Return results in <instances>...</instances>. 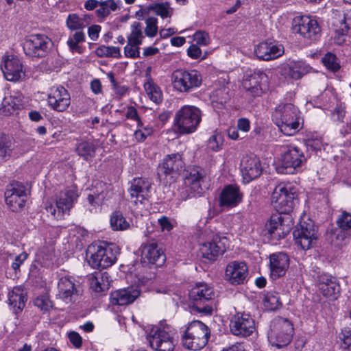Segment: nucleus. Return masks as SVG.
Returning <instances> with one entry per match:
<instances>
[{"label":"nucleus","mask_w":351,"mask_h":351,"mask_svg":"<svg viewBox=\"0 0 351 351\" xmlns=\"http://www.w3.org/2000/svg\"><path fill=\"white\" fill-rule=\"evenodd\" d=\"M272 120L285 135L291 136L302 128L298 108L292 104L278 105L272 114Z\"/></svg>","instance_id":"obj_1"},{"label":"nucleus","mask_w":351,"mask_h":351,"mask_svg":"<svg viewBox=\"0 0 351 351\" xmlns=\"http://www.w3.org/2000/svg\"><path fill=\"white\" fill-rule=\"evenodd\" d=\"M190 307L204 315H210L213 311V300L215 297L213 289L204 282L197 283L189 293Z\"/></svg>","instance_id":"obj_2"},{"label":"nucleus","mask_w":351,"mask_h":351,"mask_svg":"<svg viewBox=\"0 0 351 351\" xmlns=\"http://www.w3.org/2000/svg\"><path fill=\"white\" fill-rule=\"evenodd\" d=\"M210 335L208 327L200 321L189 324L182 336L183 346L189 350H198L208 343Z\"/></svg>","instance_id":"obj_3"},{"label":"nucleus","mask_w":351,"mask_h":351,"mask_svg":"<svg viewBox=\"0 0 351 351\" xmlns=\"http://www.w3.org/2000/svg\"><path fill=\"white\" fill-rule=\"evenodd\" d=\"M202 121L201 110L194 106H184L174 117L175 126L180 134H191L196 131Z\"/></svg>","instance_id":"obj_4"},{"label":"nucleus","mask_w":351,"mask_h":351,"mask_svg":"<svg viewBox=\"0 0 351 351\" xmlns=\"http://www.w3.org/2000/svg\"><path fill=\"white\" fill-rule=\"evenodd\" d=\"M293 332L292 324L287 319L278 317L271 322L268 339L273 346L283 347L291 342Z\"/></svg>","instance_id":"obj_5"},{"label":"nucleus","mask_w":351,"mask_h":351,"mask_svg":"<svg viewBox=\"0 0 351 351\" xmlns=\"http://www.w3.org/2000/svg\"><path fill=\"white\" fill-rule=\"evenodd\" d=\"M296 197L297 193L293 187L280 184L272 193L271 203L279 213H289L293 208Z\"/></svg>","instance_id":"obj_6"},{"label":"nucleus","mask_w":351,"mask_h":351,"mask_svg":"<svg viewBox=\"0 0 351 351\" xmlns=\"http://www.w3.org/2000/svg\"><path fill=\"white\" fill-rule=\"evenodd\" d=\"M171 80L173 87L180 93H189L202 82L201 74L196 70L177 69L172 73Z\"/></svg>","instance_id":"obj_7"},{"label":"nucleus","mask_w":351,"mask_h":351,"mask_svg":"<svg viewBox=\"0 0 351 351\" xmlns=\"http://www.w3.org/2000/svg\"><path fill=\"white\" fill-rule=\"evenodd\" d=\"M303 152L295 146H288L281 155L280 163L277 166L280 173L293 174L306 161Z\"/></svg>","instance_id":"obj_8"},{"label":"nucleus","mask_w":351,"mask_h":351,"mask_svg":"<svg viewBox=\"0 0 351 351\" xmlns=\"http://www.w3.org/2000/svg\"><path fill=\"white\" fill-rule=\"evenodd\" d=\"M88 264L93 268L104 269L112 265L117 261V254L110 246H89L87 254Z\"/></svg>","instance_id":"obj_9"},{"label":"nucleus","mask_w":351,"mask_h":351,"mask_svg":"<svg viewBox=\"0 0 351 351\" xmlns=\"http://www.w3.org/2000/svg\"><path fill=\"white\" fill-rule=\"evenodd\" d=\"M292 31L302 37L317 41L321 36V28L315 19L309 16H297L292 21Z\"/></svg>","instance_id":"obj_10"},{"label":"nucleus","mask_w":351,"mask_h":351,"mask_svg":"<svg viewBox=\"0 0 351 351\" xmlns=\"http://www.w3.org/2000/svg\"><path fill=\"white\" fill-rule=\"evenodd\" d=\"M293 235L295 244L303 250H307L313 247L317 239V231L314 222L311 219L300 221V228L293 231Z\"/></svg>","instance_id":"obj_11"},{"label":"nucleus","mask_w":351,"mask_h":351,"mask_svg":"<svg viewBox=\"0 0 351 351\" xmlns=\"http://www.w3.org/2000/svg\"><path fill=\"white\" fill-rule=\"evenodd\" d=\"M77 197V194L75 190L66 189L62 191L57 196L56 207L49 204L45 206V210L55 219H60L63 217L64 213L69 211L73 207Z\"/></svg>","instance_id":"obj_12"},{"label":"nucleus","mask_w":351,"mask_h":351,"mask_svg":"<svg viewBox=\"0 0 351 351\" xmlns=\"http://www.w3.org/2000/svg\"><path fill=\"white\" fill-rule=\"evenodd\" d=\"M205 176V171L199 167L189 168L186 171L184 184L186 193L188 194L184 197V199L190 198L203 193L202 184Z\"/></svg>","instance_id":"obj_13"},{"label":"nucleus","mask_w":351,"mask_h":351,"mask_svg":"<svg viewBox=\"0 0 351 351\" xmlns=\"http://www.w3.org/2000/svg\"><path fill=\"white\" fill-rule=\"evenodd\" d=\"M27 199L25 186L18 182L10 184L5 191V200L7 205L14 212L22 209Z\"/></svg>","instance_id":"obj_14"},{"label":"nucleus","mask_w":351,"mask_h":351,"mask_svg":"<svg viewBox=\"0 0 351 351\" xmlns=\"http://www.w3.org/2000/svg\"><path fill=\"white\" fill-rule=\"evenodd\" d=\"M147 339L150 346L158 351H173L175 347L171 335L165 328L153 327Z\"/></svg>","instance_id":"obj_15"},{"label":"nucleus","mask_w":351,"mask_h":351,"mask_svg":"<svg viewBox=\"0 0 351 351\" xmlns=\"http://www.w3.org/2000/svg\"><path fill=\"white\" fill-rule=\"evenodd\" d=\"M228 243V240L226 237L216 234L211 241L201 245L199 251L203 258L209 261H214L219 255L225 252Z\"/></svg>","instance_id":"obj_16"},{"label":"nucleus","mask_w":351,"mask_h":351,"mask_svg":"<svg viewBox=\"0 0 351 351\" xmlns=\"http://www.w3.org/2000/svg\"><path fill=\"white\" fill-rule=\"evenodd\" d=\"M151 186L150 182L147 179L143 178H134L131 182L128 191L131 202L136 206L137 208L143 205L148 200Z\"/></svg>","instance_id":"obj_17"},{"label":"nucleus","mask_w":351,"mask_h":351,"mask_svg":"<svg viewBox=\"0 0 351 351\" xmlns=\"http://www.w3.org/2000/svg\"><path fill=\"white\" fill-rule=\"evenodd\" d=\"M289 217H283L282 214L272 215L265 224V230L275 239L284 238L291 230Z\"/></svg>","instance_id":"obj_18"},{"label":"nucleus","mask_w":351,"mask_h":351,"mask_svg":"<svg viewBox=\"0 0 351 351\" xmlns=\"http://www.w3.org/2000/svg\"><path fill=\"white\" fill-rule=\"evenodd\" d=\"M267 82V75L261 70H254L245 75L243 86L247 92L256 97L263 93Z\"/></svg>","instance_id":"obj_19"},{"label":"nucleus","mask_w":351,"mask_h":351,"mask_svg":"<svg viewBox=\"0 0 351 351\" xmlns=\"http://www.w3.org/2000/svg\"><path fill=\"white\" fill-rule=\"evenodd\" d=\"M230 328L233 335L247 337L255 329L254 321L249 314L238 313L231 318Z\"/></svg>","instance_id":"obj_20"},{"label":"nucleus","mask_w":351,"mask_h":351,"mask_svg":"<svg viewBox=\"0 0 351 351\" xmlns=\"http://www.w3.org/2000/svg\"><path fill=\"white\" fill-rule=\"evenodd\" d=\"M184 163L180 153L167 155L158 167V176L173 178L184 167Z\"/></svg>","instance_id":"obj_21"},{"label":"nucleus","mask_w":351,"mask_h":351,"mask_svg":"<svg viewBox=\"0 0 351 351\" xmlns=\"http://www.w3.org/2000/svg\"><path fill=\"white\" fill-rule=\"evenodd\" d=\"M1 68L8 81H18L25 75L21 61L14 55L5 56L3 58Z\"/></svg>","instance_id":"obj_22"},{"label":"nucleus","mask_w":351,"mask_h":351,"mask_svg":"<svg viewBox=\"0 0 351 351\" xmlns=\"http://www.w3.org/2000/svg\"><path fill=\"white\" fill-rule=\"evenodd\" d=\"M165 260V254L157 243L152 242L141 246V262L143 264L159 267L164 264Z\"/></svg>","instance_id":"obj_23"},{"label":"nucleus","mask_w":351,"mask_h":351,"mask_svg":"<svg viewBox=\"0 0 351 351\" xmlns=\"http://www.w3.org/2000/svg\"><path fill=\"white\" fill-rule=\"evenodd\" d=\"M57 298L66 303L75 301L79 295L78 286L75 283V279L70 276H64L58 282Z\"/></svg>","instance_id":"obj_24"},{"label":"nucleus","mask_w":351,"mask_h":351,"mask_svg":"<svg viewBox=\"0 0 351 351\" xmlns=\"http://www.w3.org/2000/svg\"><path fill=\"white\" fill-rule=\"evenodd\" d=\"M241 171L245 182L259 177L262 173L261 161L255 156L246 155L243 157L241 164Z\"/></svg>","instance_id":"obj_25"},{"label":"nucleus","mask_w":351,"mask_h":351,"mask_svg":"<svg viewBox=\"0 0 351 351\" xmlns=\"http://www.w3.org/2000/svg\"><path fill=\"white\" fill-rule=\"evenodd\" d=\"M337 16L338 18H334L332 21L333 26L332 44L340 45L346 42L350 43V36L348 34L350 28L346 23L345 14L343 12H339Z\"/></svg>","instance_id":"obj_26"},{"label":"nucleus","mask_w":351,"mask_h":351,"mask_svg":"<svg viewBox=\"0 0 351 351\" xmlns=\"http://www.w3.org/2000/svg\"><path fill=\"white\" fill-rule=\"evenodd\" d=\"M248 273V268L243 261H232L226 267L225 276L232 285H240L244 282Z\"/></svg>","instance_id":"obj_27"},{"label":"nucleus","mask_w":351,"mask_h":351,"mask_svg":"<svg viewBox=\"0 0 351 351\" xmlns=\"http://www.w3.org/2000/svg\"><path fill=\"white\" fill-rule=\"evenodd\" d=\"M48 103L54 110L63 112L70 105V95L63 86H58L51 90L48 97Z\"/></svg>","instance_id":"obj_28"},{"label":"nucleus","mask_w":351,"mask_h":351,"mask_svg":"<svg viewBox=\"0 0 351 351\" xmlns=\"http://www.w3.org/2000/svg\"><path fill=\"white\" fill-rule=\"evenodd\" d=\"M243 193L237 185L229 184L225 186L219 196V206L233 208L241 202Z\"/></svg>","instance_id":"obj_29"},{"label":"nucleus","mask_w":351,"mask_h":351,"mask_svg":"<svg viewBox=\"0 0 351 351\" xmlns=\"http://www.w3.org/2000/svg\"><path fill=\"white\" fill-rule=\"evenodd\" d=\"M289 258L287 254L278 252L269 256L271 276L273 278L283 276L289 268Z\"/></svg>","instance_id":"obj_30"},{"label":"nucleus","mask_w":351,"mask_h":351,"mask_svg":"<svg viewBox=\"0 0 351 351\" xmlns=\"http://www.w3.org/2000/svg\"><path fill=\"white\" fill-rule=\"evenodd\" d=\"M318 288L326 298L332 300L337 299L339 293V286L336 278L327 274H323L319 277Z\"/></svg>","instance_id":"obj_31"},{"label":"nucleus","mask_w":351,"mask_h":351,"mask_svg":"<svg viewBox=\"0 0 351 351\" xmlns=\"http://www.w3.org/2000/svg\"><path fill=\"white\" fill-rule=\"evenodd\" d=\"M139 295L140 291L133 287L119 289L111 293L110 302L112 305H128L132 303Z\"/></svg>","instance_id":"obj_32"},{"label":"nucleus","mask_w":351,"mask_h":351,"mask_svg":"<svg viewBox=\"0 0 351 351\" xmlns=\"http://www.w3.org/2000/svg\"><path fill=\"white\" fill-rule=\"evenodd\" d=\"M306 72V66L301 62H291L279 67V73L286 79L299 80Z\"/></svg>","instance_id":"obj_33"},{"label":"nucleus","mask_w":351,"mask_h":351,"mask_svg":"<svg viewBox=\"0 0 351 351\" xmlns=\"http://www.w3.org/2000/svg\"><path fill=\"white\" fill-rule=\"evenodd\" d=\"M285 52L283 45H254V53L260 60H270L281 56Z\"/></svg>","instance_id":"obj_34"},{"label":"nucleus","mask_w":351,"mask_h":351,"mask_svg":"<svg viewBox=\"0 0 351 351\" xmlns=\"http://www.w3.org/2000/svg\"><path fill=\"white\" fill-rule=\"evenodd\" d=\"M27 301L26 293L19 287H15L8 294V303L15 313L21 311Z\"/></svg>","instance_id":"obj_35"},{"label":"nucleus","mask_w":351,"mask_h":351,"mask_svg":"<svg viewBox=\"0 0 351 351\" xmlns=\"http://www.w3.org/2000/svg\"><path fill=\"white\" fill-rule=\"evenodd\" d=\"M22 106V96L5 97L0 106V114L10 116L14 114Z\"/></svg>","instance_id":"obj_36"},{"label":"nucleus","mask_w":351,"mask_h":351,"mask_svg":"<svg viewBox=\"0 0 351 351\" xmlns=\"http://www.w3.org/2000/svg\"><path fill=\"white\" fill-rule=\"evenodd\" d=\"M75 152L79 156L88 161L95 156L96 145L90 141H82L76 145Z\"/></svg>","instance_id":"obj_37"},{"label":"nucleus","mask_w":351,"mask_h":351,"mask_svg":"<svg viewBox=\"0 0 351 351\" xmlns=\"http://www.w3.org/2000/svg\"><path fill=\"white\" fill-rule=\"evenodd\" d=\"M91 289L97 293L104 291L108 287V279L106 273L95 272L89 278Z\"/></svg>","instance_id":"obj_38"},{"label":"nucleus","mask_w":351,"mask_h":351,"mask_svg":"<svg viewBox=\"0 0 351 351\" xmlns=\"http://www.w3.org/2000/svg\"><path fill=\"white\" fill-rule=\"evenodd\" d=\"M230 99L229 88L227 86H222L214 90L210 93V99L213 105L215 107L219 105V108H221Z\"/></svg>","instance_id":"obj_39"},{"label":"nucleus","mask_w":351,"mask_h":351,"mask_svg":"<svg viewBox=\"0 0 351 351\" xmlns=\"http://www.w3.org/2000/svg\"><path fill=\"white\" fill-rule=\"evenodd\" d=\"M110 223L112 229L115 231L125 230L130 226L129 223L126 221L123 213L119 210L112 213Z\"/></svg>","instance_id":"obj_40"},{"label":"nucleus","mask_w":351,"mask_h":351,"mask_svg":"<svg viewBox=\"0 0 351 351\" xmlns=\"http://www.w3.org/2000/svg\"><path fill=\"white\" fill-rule=\"evenodd\" d=\"M128 44H141L144 38L142 26L138 22H134L130 26V32L128 35Z\"/></svg>","instance_id":"obj_41"},{"label":"nucleus","mask_w":351,"mask_h":351,"mask_svg":"<svg viewBox=\"0 0 351 351\" xmlns=\"http://www.w3.org/2000/svg\"><path fill=\"white\" fill-rule=\"evenodd\" d=\"M106 185L103 182L97 184V190L93 194L88 196V201L90 205H99L101 204L106 196Z\"/></svg>","instance_id":"obj_42"},{"label":"nucleus","mask_w":351,"mask_h":351,"mask_svg":"<svg viewBox=\"0 0 351 351\" xmlns=\"http://www.w3.org/2000/svg\"><path fill=\"white\" fill-rule=\"evenodd\" d=\"M264 306L268 311H275L282 306L279 295L277 292L271 291L265 295L263 298Z\"/></svg>","instance_id":"obj_43"},{"label":"nucleus","mask_w":351,"mask_h":351,"mask_svg":"<svg viewBox=\"0 0 351 351\" xmlns=\"http://www.w3.org/2000/svg\"><path fill=\"white\" fill-rule=\"evenodd\" d=\"M148 10H153L162 19L170 17L173 13V9L170 8L168 2L156 3L147 6Z\"/></svg>","instance_id":"obj_44"},{"label":"nucleus","mask_w":351,"mask_h":351,"mask_svg":"<svg viewBox=\"0 0 351 351\" xmlns=\"http://www.w3.org/2000/svg\"><path fill=\"white\" fill-rule=\"evenodd\" d=\"M88 18L90 19L88 16L80 18L75 14H71L66 19V25L71 30L83 29L88 23L86 22V19Z\"/></svg>","instance_id":"obj_45"},{"label":"nucleus","mask_w":351,"mask_h":351,"mask_svg":"<svg viewBox=\"0 0 351 351\" xmlns=\"http://www.w3.org/2000/svg\"><path fill=\"white\" fill-rule=\"evenodd\" d=\"M144 88L149 98L154 103L159 104L162 101V93L157 85L149 81L144 84Z\"/></svg>","instance_id":"obj_46"},{"label":"nucleus","mask_w":351,"mask_h":351,"mask_svg":"<svg viewBox=\"0 0 351 351\" xmlns=\"http://www.w3.org/2000/svg\"><path fill=\"white\" fill-rule=\"evenodd\" d=\"M21 47L27 56L43 57L47 53V45H21Z\"/></svg>","instance_id":"obj_47"},{"label":"nucleus","mask_w":351,"mask_h":351,"mask_svg":"<svg viewBox=\"0 0 351 351\" xmlns=\"http://www.w3.org/2000/svg\"><path fill=\"white\" fill-rule=\"evenodd\" d=\"M95 53L100 57L118 58L120 56V49L117 47L110 45H99L95 50Z\"/></svg>","instance_id":"obj_48"},{"label":"nucleus","mask_w":351,"mask_h":351,"mask_svg":"<svg viewBox=\"0 0 351 351\" xmlns=\"http://www.w3.org/2000/svg\"><path fill=\"white\" fill-rule=\"evenodd\" d=\"M11 145V141L5 135L0 134V159L5 160L10 156Z\"/></svg>","instance_id":"obj_49"},{"label":"nucleus","mask_w":351,"mask_h":351,"mask_svg":"<svg viewBox=\"0 0 351 351\" xmlns=\"http://www.w3.org/2000/svg\"><path fill=\"white\" fill-rule=\"evenodd\" d=\"M336 223L341 230H350L351 229V213L343 210L338 216Z\"/></svg>","instance_id":"obj_50"},{"label":"nucleus","mask_w":351,"mask_h":351,"mask_svg":"<svg viewBox=\"0 0 351 351\" xmlns=\"http://www.w3.org/2000/svg\"><path fill=\"white\" fill-rule=\"evenodd\" d=\"M223 136L221 134L215 132L208 140L207 147L213 152H218L223 145Z\"/></svg>","instance_id":"obj_51"},{"label":"nucleus","mask_w":351,"mask_h":351,"mask_svg":"<svg viewBox=\"0 0 351 351\" xmlns=\"http://www.w3.org/2000/svg\"><path fill=\"white\" fill-rule=\"evenodd\" d=\"M322 62L328 69L332 71H337L340 68L336 56L332 53H327L323 58Z\"/></svg>","instance_id":"obj_52"},{"label":"nucleus","mask_w":351,"mask_h":351,"mask_svg":"<svg viewBox=\"0 0 351 351\" xmlns=\"http://www.w3.org/2000/svg\"><path fill=\"white\" fill-rule=\"evenodd\" d=\"M146 27L145 33L149 37H154L158 32V20L155 17H149L145 21Z\"/></svg>","instance_id":"obj_53"},{"label":"nucleus","mask_w":351,"mask_h":351,"mask_svg":"<svg viewBox=\"0 0 351 351\" xmlns=\"http://www.w3.org/2000/svg\"><path fill=\"white\" fill-rule=\"evenodd\" d=\"M195 42V44H208L210 42V38L208 34L204 31L196 32L191 40H189L188 43Z\"/></svg>","instance_id":"obj_54"},{"label":"nucleus","mask_w":351,"mask_h":351,"mask_svg":"<svg viewBox=\"0 0 351 351\" xmlns=\"http://www.w3.org/2000/svg\"><path fill=\"white\" fill-rule=\"evenodd\" d=\"M34 305L44 311H48L52 306L50 300L45 295L36 298L34 300Z\"/></svg>","instance_id":"obj_55"},{"label":"nucleus","mask_w":351,"mask_h":351,"mask_svg":"<svg viewBox=\"0 0 351 351\" xmlns=\"http://www.w3.org/2000/svg\"><path fill=\"white\" fill-rule=\"evenodd\" d=\"M125 117L128 119L136 122L137 126H143V121L138 116L137 110L134 106H128Z\"/></svg>","instance_id":"obj_56"},{"label":"nucleus","mask_w":351,"mask_h":351,"mask_svg":"<svg viewBox=\"0 0 351 351\" xmlns=\"http://www.w3.org/2000/svg\"><path fill=\"white\" fill-rule=\"evenodd\" d=\"M188 55L192 58H201L204 59L206 57V52L202 55V50L199 45H190L187 50Z\"/></svg>","instance_id":"obj_57"},{"label":"nucleus","mask_w":351,"mask_h":351,"mask_svg":"<svg viewBox=\"0 0 351 351\" xmlns=\"http://www.w3.org/2000/svg\"><path fill=\"white\" fill-rule=\"evenodd\" d=\"M70 342L76 348H79L82 345L81 336L75 331L70 332L68 335Z\"/></svg>","instance_id":"obj_58"},{"label":"nucleus","mask_w":351,"mask_h":351,"mask_svg":"<svg viewBox=\"0 0 351 351\" xmlns=\"http://www.w3.org/2000/svg\"><path fill=\"white\" fill-rule=\"evenodd\" d=\"M339 338L342 340L345 348L351 347V331L350 330H343L339 335Z\"/></svg>","instance_id":"obj_59"},{"label":"nucleus","mask_w":351,"mask_h":351,"mask_svg":"<svg viewBox=\"0 0 351 351\" xmlns=\"http://www.w3.org/2000/svg\"><path fill=\"white\" fill-rule=\"evenodd\" d=\"M158 223L162 231L169 232L173 228L169 218L166 216H162L161 218L158 219Z\"/></svg>","instance_id":"obj_60"},{"label":"nucleus","mask_w":351,"mask_h":351,"mask_svg":"<svg viewBox=\"0 0 351 351\" xmlns=\"http://www.w3.org/2000/svg\"><path fill=\"white\" fill-rule=\"evenodd\" d=\"M124 51L128 57L135 58L139 56L138 45H125Z\"/></svg>","instance_id":"obj_61"},{"label":"nucleus","mask_w":351,"mask_h":351,"mask_svg":"<svg viewBox=\"0 0 351 351\" xmlns=\"http://www.w3.org/2000/svg\"><path fill=\"white\" fill-rule=\"evenodd\" d=\"M101 31V27L98 25H93L88 27V35L92 40H96L98 38L99 34Z\"/></svg>","instance_id":"obj_62"},{"label":"nucleus","mask_w":351,"mask_h":351,"mask_svg":"<svg viewBox=\"0 0 351 351\" xmlns=\"http://www.w3.org/2000/svg\"><path fill=\"white\" fill-rule=\"evenodd\" d=\"M85 40V34L80 31V32H76L73 35V39H69L68 41H67V44H78L79 43H82V42H84Z\"/></svg>","instance_id":"obj_63"},{"label":"nucleus","mask_w":351,"mask_h":351,"mask_svg":"<svg viewBox=\"0 0 351 351\" xmlns=\"http://www.w3.org/2000/svg\"><path fill=\"white\" fill-rule=\"evenodd\" d=\"M27 254L26 253H21V254L16 256L14 261L12 264V267L15 271L17 270L21 265L26 260Z\"/></svg>","instance_id":"obj_64"}]
</instances>
